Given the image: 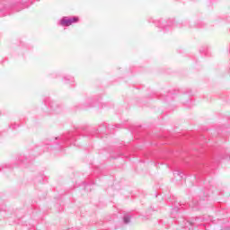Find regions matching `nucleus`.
Wrapping results in <instances>:
<instances>
[{"label": "nucleus", "instance_id": "1", "mask_svg": "<svg viewBox=\"0 0 230 230\" xmlns=\"http://www.w3.org/2000/svg\"><path fill=\"white\" fill-rule=\"evenodd\" d=\"M73 22H78V17H75L72 19L62 18L60 21L61 26H71Z\"/></svg>", "mask_w": 230, "mask_h": 230}]
</instances>
